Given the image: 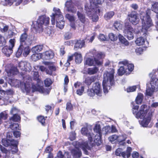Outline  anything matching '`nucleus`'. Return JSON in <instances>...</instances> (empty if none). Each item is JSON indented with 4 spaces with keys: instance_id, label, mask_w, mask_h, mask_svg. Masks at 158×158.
<instances>
[{
    "instance_id": "nucleus-35",
    "label": "nucleus",
    "mask_w": 158,
    "mask_h": 158,
    "mask_svg": "<svg viewBox=\"0 0 158 158\" xmlns=\"http://www.w3.org/2000/svg\"><path fill=\"white\" fill-rule=\"evenodd\" d=\"M143 95L141 93H139L137 96L135 101L137 104H141L143 98Z\"/></svg>"
},
{
    "instance_id": "nucleus-26",
    "label": "nucleus",
    "mask_w": 158,
    "mask_h": 158,
    "mask_svg": "<svg viewBox=\"0 0 158 158\" xmlns=\"http://www.w3.org/2000/svg\"><path fill=\"white\" fill-rule=\"evenodd\" d=\"M71 153L75 157H80L81 155V151L79 148H75L72 149Z\"/></svg>"
},
{
    "instance_id": "nucleus-31",
    "label": "nucleus",
    "mask_w": 158,
    "mask_h": 158,
    "mask_svg": "<svg viewBox=\"0 0 158 158\" xmlns=\"http://www.w3.org/2000/svg\"><path fill=\"white\" fill-rule=\"evenodd\" d=\"M43 49V46L41 45L36 46L33 47L32 48V51L33 52L37 53L41 51Z\"/></svg>"
},
{
    "instance_id": "nucleus-41",
    "label": "nucleus",
    "mask_w": 158,
    "mask_h": 158,
    "mask_svg": "<svg viewBox=\"0 0 158 158\" xmlns=\"http://www.w3.org/2000/svg\"><path fill=\"white\" fill-rule=\"evenodd\" d=\"M77 15L81 21L82 23H84L85 21V16L79 11L77 12Z\"/></svg>"
},
{
    "instance_id": "nucleus-59",
    "label": "nucleus",
    "mask_w": 158,
    "mask_h": 158,
    "mask_svg": "<svg viewBox=\"0 0 158 158\" xmlns=\"http://www.w3.org/2000/svg\"><path fill=\"white\" fill-rule=\"evenodd\" d=\"M44 84L46 86H49L52 83L50 78H47L44 81Z\"/></svg>"
},
{
    "instance_id": "nucleus-61",
    "label": "nucleus",
    "mask_w": 158,
    "mask_h": 158,
    "mask_svg": "<svg viewBox=\"0 0 158 158\" xmlns=\"http://www.w3.org/2000/svg\"><path fill=\"white\" fill-rule=\"evenodd\" d=\"M38 119L40 123L43 125H44L45 123V120L44 117L40 116L38 117Z\"/></svg>"
},
{
    "instance_id": "nucleus-58",
    "label": "nucleus",
    "mask_w": 158,
    "mask_h": 158,
    "mask_svg": "<svg viewBox=\"0 0 158 158\" xmlns=\"http://www.w3.org/2000/svg\"><path fill=\"white\" fill-rule=\"evenodd\" d=\"M84 91V87L82 86L81 88L78 89L77 90V94L79 95H81Z\"/></svg>"
},
{
    "instance_id": "nucleus-38",
    "label": "nucleus",
    "mask_w": 158,
    "mask_h": 158,
    "mask_svg": "<svg viewBox=\"0 0 158 158\" xmlns=\"http://www.w3.org/2000/svg\"><path fill=\"white\" fill-rule=\"evenodd\" d=\"M114 14V12L111 11L106 13L104 15V17L106 20H108L111 19Z\"/></svg>"
},
{
    "instance_id": "nucleus-22",
    "label": "nucleus",
    "mask_w": 158,
    "mask_h": 158,
    "mask_svg": "<svg viewBox=\"0 0 158 158\" xmlns=\"http://www.w3.org/2000/svg\"><path fill=\"white\" fill-rule=\"evenodd\" d=\"M118 64H123L124 65H127L128 70L130 72L132 71L134 68L133 64H132L128 63V61L127 60L120 61Z\"/></svg>"
},
{
    "instance_id": "nucleus-15",
    "label": "nucleus",
    "mask_w": 158,
    "mask_h": 158,
    "mask_svg": "<svg viewBox=\"0 0 158 158\" xmlns=\"http://www.w3.org/2000/svg\"><path fill=\"white\" fill-rule=\"evenodd\" d=\"M42 84L36 86L32 83L31 87V89L32 90V92H34L35 91H38L40 93L43 94L44 95H46L48 94L50 91L49 89L43 88L41 86Z\"/></svg>"
},
{
    "instance_id": "nucleus-18",
    "label": "nucleus",
    "mask_w": 158,
    "mask_h": 158,
    "mask_svg": "<svg viewBox=\"0 0 158 158\" xmlns=\"http://www.w3.org/2000/svg\"><path fill=\"white\" fill-rule=\"evenodd\" d=\"M91 129H88L85 127H83L81 130V132L82 134L87 136L90 142L92 141L94 137V134L91 132Z\"/></svg>"
},
{
    "instance_id": "nucleus-6",
    "label": "nucleus",
    "mask_w": 158,
    "mask_h": 158,
    "mask_svg": "<svg viewBox=\"0 0 158 158\" xmlns=\"http://www.w3.org/2000/svg\"><path fill=\"white\" fill-rule=\"evenodd\" d=\"M142 22V32L143 33V35L146 36L148 33L149 28L153 25L152 20L148 12L144 13L143 17L141 16Z\"/></svg>"
},
{
    "instance_id": "nucleus-32",
    "label": "nucleus",
    "mask_w": 158,
    "mask_h": 158,
    "mask_svg": "<svg viewBox=\"0 0 158 158\" xmlns=\"http://www.w3.org/2000/svg\"><path fill=\"white\" fill-rule=\"evenodd\" d=\"M145 41V40L143 37H139L136 39L135 41V43L137 45L140 46L144 44Z\"/></svg>"
},
{
    "instance_id": "nucleus-46",
    "label": "nucleus",
    "mask_w": 158,
    "mask_h": 158,
    "mask_svg": "<svg viewBox=\"0 0 158 158\" xmlns=\"http://www.w3.org/2000/svg\"><path fill=\"white\" fill-rule=\"evenodd\" d=\"M0 149L1 151L2 152L6 154V156L7 157H10L8 154H10V152L7 150L4 147H2V145L0 144Z\"/></svg>"
},
{
    "instance_id": "nucleus-20",
    "label": "nucleus",
    "mask_w": 158,
    "mask_h": 158,
    "mask_svg": "<svg viewBox=\"0 0 158 158\" xmlns=\"http://www.w3.org/2000/svg\"><path fill=\"white\" fill-rule=\"evenodd\" d=\"M115 154L117 156H122L124 158H125L126 156L127 158H128L130 156V153L128 152L126 154L125 152H123V150L121 148H118L115 151Z\"/></svg>"
},
{
    "instance_id": "nucleus-47",
    "label": "nucleus",
    "mask_w": 158,
    "mask_h": 158,
    "mask_svg": "<svg viewBox=\"0 0 158 158\" xmlns=\"http://www.w3.org/2000/svg\"><path fill=\"white\" fill-rule=\"evenodd\" d=\"M152 10L158 14V3L155 2L152 5Z\"/></svg>"
},
{
    "instance_id": "nucleus-4",
    "label": "nucleus",
    "mask_w": 158,
    "mask_h": 158,
    "mask_svg": "<svg viewBox=\"0 0 158 158\" xmlns=\"http://www.w3.org/2000/svg\"><path fill=\"white\" fill-rule=\"evenodd\" d=\"M53 11L54 13L51 16L52 23L53 25H54L56 20V27L60 29H62L64 28V22L60 10L57 8L54 7Z\"/></svg>"
},
{
    "instance_id": "nucleus-39",
    "label": "nucleus",
    "mask_w": 158,
    "mask_h": 158,
    "mask_svg": "<svg viewBox=\"0 0 158 158\" xmlns=\"http://www.w3.org/2000/svg\"><path fill=\"white\" fill-rule=\"evenodd\" d=\"M10 120L14 122H18L20 120V117L18 114H14L12 117L10 118Z\"/></svg>"
},
{
    "instance_id": "nucleus-29",
    "label": "nucleus",
    "mask_w": 158,
    "mask_h": 158,
    "mask_svg": "<svg viewBox=\"0 0 158 158\" xmlns=\"http://www.w3.org/2000/svg\"><path fill=\"white\" fill-rule=\"evenodd\" d=\"M94 80L95 77L94 76L87 77L86 78L84 82L87 85H89Z\"/></svg>"
},
{
    "instance_id": "nucleus-44",
    "label": "nucleus",
    "mask_w": 158,
    "mask_h": 158,
    "mask_svg": "<svg viewBox=\"0 0 158 158\" xmlns=\"http://www.w3.org/2000/svg\"><path fill=\"white\" fill-rule=\"evenodd\" d=\"M127 138V135L123 134L121 135L118 136V141L121 142L125 141Z\"/></svg>"
},
{
    "instance_id": "nucleus-42",
    "label": "nucleus",
    "mask_w": 158,
    "mask_h": 158,
    "mask_svg": "<svg viewBox=\"0 0 158 158\" xmlns=\"http://www.w3.org/2000/svg\"><path fill=\"white\" fill-rule=\"evenodd\" d=\"M77 15L81 21L82 23H84L85 21V16L79 11L77 12Z\"/></svg>"
},
{
    "instance_id": "nucleus-21",
    "label": "nucleus",
    "mask_w": 158,
    "mask_h": 158,
    "mask_svg": "<svg viewBox=\"0 0 158 158\" xmlns=\"http://www.w3.org/2000/svg\"><path fill=\"white\" fill-rule=\"evenodd\" d=\"M90 4L87 5L90 7V9L94 8L98 4H102L104 0H89Z\"/></svg>"
},
{
    "instance_id": "nucleus-9",
    "label": "nucleus",
    "mask_w": 158,
    "mask_h": 158,
    "mask_svg": "<svg viewBox=\"0 0 158 158\" xmlns=\"http://www.w3.org/2000/svg\"><path fill=\"white\" fill-rule=\"evenodd\" d=\"M102 92L101 86L99 82L94 83L92 88L90 89H88L87 91V94L90 97H93L95 94L98 96H101Z\"/></svg>"
},
{
    "instance_id": "nucleus-1",
    "label": "nucleus",
    "mask_w": 158,
    "mask_h": 158,
    "mask_svg": "<svg viewBox=\"0 0 158 158\" xmlns=\"http://www.w3.org/2000/svg\"><path fill=\"white\" fill-rule=\"evenodd\" d=\"M139 107L137 105L133 106L132 108L133 113L136 118L142 119L141 122V124L143 126L146 127L150 122L151 118L150 114H147L148 111L147 105H143L141 106L140 110L137 113Z\"/></svg>"
},
{
    "instance_id": "nucleus-53",
    "label": "nucleus",
    "mask_w": 158,
    "mask_h": 158,
    "mask_svg": "<svg viewBox=\"0 0 158 158\" xmlns=\"http://www.w3.org/2000/svg\"><path fill=\"white\" fill-rule=\"evenodd\" d=\"M114 26L117 29H121L122 28V25L119 22L116 21L114 24Z\"/></svg>"
},
{
    "instance_id": "nucleus-2",
    "label": "nucleus",
    "mask_w": 158,
    "mask_h": 158,
    "mask_svg": "<svg viewBox=\"0 0 158 158\" xmlns=\"http://www.w3.org/2000/svg\"><path fill=\"white\" fill-rule=\"evenodd\" d=\"M31 81V77L27 75L23 77V82L17 79H11L10 84L11 85L16 87H20L23 90L27 93H29L31 89V85L32 83Z\"/></svg>"
},
{
    "instance_id": "nucleus-23",
    "label": "nucleus",
    "mask_w": 158,
    "mask_h": 158,
    "mask_svg": "<svg viewBox=\"0 0 158 158\" xmlns=\"http://www.w3.org/2000/svg\"><path fill=\"white\" fill-rule=\"evenodd\" d=\"M85 44V41L84 40H77L74 46V49L76 50L78 48H81L84 47Z\"/></svg>"
},
{
    "instance_id": "nucleus-28",
    "label": "nucleus",
    "mask_w": 158,
    "mask_h": 158,
    "mask_svg": "<svg viewBox=\"0 0 158 158\" xmlns=\"http://www.w3.org/2000/svg\"><path fill=\"white\" fill-rule=\"evenodd\" d=\"M74 55L75 57V60L77 64L81 63L82 61V57L81 54L76 52L74 54Z\"/></svg>"
},
{
    "instance_id": "nucleus-63",
    "label": "nucleus",
    "mask_w": 158,
    "mask_h": 158,
    "mask_svg": "<svg viewBox=\"0 0 158 158\" xmlns=\"http://www.w3.org/2000/svg\"><path fill=\"white\" fill-rule=\"evenodd\" d=\"M30 49L28 47H25L24 49L23 55L24 56H26L30 52Z\"/></svg>"
},
{
    "instance_id": "nucleus-33",
    "label": "nucleus",
    "mask_w": 158,
    "mask_h": 158,
    "mask_svg": "<svg viewBox=\"0 0 158 158\" xmlns=\"http://www.w3.org/2000/svg\"><path fill=\"white\" fill-rule=\"evenodd\" d=\"M102 135L101 133L98 134L96 135L94 138L95 143L97 144V145H99L101 143L100 139Z\"/></svg>"
},
{
    "instance_id": "nucleus-14",
    "label": "nucleus",
    "mask_w": 158,
    "mask_h": 158,
    "mask_svg": "<svg viewBox=\"0 0 158 158\" xmlns=\"http://www.w3.org/2000/svg\"><path fill=\"white\" fill-rule=\"evenodd\" d=\"M85 9L87 15L93 22H96L98 20V16L94 12V8L90 9V7L89 6L87 5H85Z\"/></svg>"
},
{
    "instance_id": "nucleus-37",
    "label": "nucleus",
    "mask_w": 158,
    "mask_h": 158,
    "mask_svg": "<svg viewBox=\"0 0 158 158\" xmlns=\"http://www.w3.org/2000/svg\"><path fill=\"white\" fill-rule=\"evenodd\" d=\"M118 36L119 40L122 43L124 44L125 45H127L128 44V42L123 35L121 34H119Z\"/></svg>"
},
{
    "instance_id": "nucleus-62",
    "label": "nucleus",
    "mask_w": 158,
    "mask_h": 158,
    "mask_svg": "<svg viewBox=\"0 0 158 158\" xmlns=\"http://www.w3.org/2000/svg\"><path fill=\"white\" fill-rule=\"evenodd\" d=\"M136 88V86H130L128 87L126 89V91L127 92H131L134 91L135 90Z\"/></svg>"
},
{
    "instance_id": "nucleus-57",
    "label": "nucleus",
    "mask_w": 158,
    "mask_h": 158,
    "mask_svg": "<svg viewBox=\"0 0 158 158\" xmlns=\"http://www.w3.org/2000/svg\"><path fill=\"white\" fill-rule=\"evenodd\" d=\"M111 127L109 126L105 127L103 128V131H105L104 133L106 134L111 133Z\"/></svg>"
},
{
    "instance_id": "nucleus-50",
    "label": "nucleus",
    "mask_w": 158,
    "mask_h": 158,
    "mask_svg": "<svg viewBox=\"0 0 158 158\" xmlns=\"http://www.w3.org/2000/svg\"><path fill=\"white\" fill-rule=\"evenodd\" d=\"M109 141L113 143L115 141H118V135H113L109 138Z\"/></svg>"
},
{
    "instance_id": "nucleus-30",
    "label": "nucleus",
    "mask_w": 158,
    "mask_h": 158,
    "mask_svg": "<svg viewBox=\"0 0 158 158\" xmlns=\"http://www.w3.org/2000/svg\"><path fill=\"white\" fill-rule=\"evenodd\" d=\"M98 70V68L96 67L90 68L88 69L87 73L89 74L93 75L96 73Z\"/></svg>"
},
{
    "instance_id": "nucleus-60",
    "label": "nucleus",
    "mask_w": 158,
    "mask_h": 158,
    "mask_svg": "<svg viewBox=\"0 0 158 158\" xmlns=\"http://www.w3.org/2000/svg\"><path fill=\"white\" fill-rule=\"evenodd\" d=\"M125 70L123 66H120L119 69L118 70V74L120 76H122L125 73Z\"/></svg>"
},
{
    "instance_id": "nucleus-13",
    "label": "nucleus",
    "mask_w": 158,
    "mask_h": 158,
    "mask_svg": "<svg viewBox=\"0 0 158 158\" xmlns=\"http://www.w3.org/2000/svg\"><path fill=\"white\" fill-rule=\"evenodd\" d=\"M134 31L133 28L130 25H128L127 23L125 24L124 33L125 35L126 36L128 39L131 40L133 39Z\"/></svg>"
},
{
    "instance_id": "nucleus-3",
    "label": "nucleus",
    "mask_w": 158,
    "mask_h": 158,
    "mask_svg": "<svg viewBox=\"0 0 158 158\" xmlns=\"http://www.w3.org/2000/svg\"><path fill=\"white\" fill-rule=\"evenodd\" d=\"M114 70L113 69H111V71H106L103 74V80L102 85L103 92L106 94L108 92V89H110V85L111 86L114 85Z\"/></svg>"
},
{
    "instance_id": "nucleus-16",
    "label": "nucleus",
    "mask_w": 158,
    "mask_h": 158,
    "mask_svg": "<svg viewBox=\"0 0 158 158\" xmlns=\"http://www.w3.org/2000/svg\"><path fill=\"white\" fill-rule=\"evenodd\" d=\"M77 6L71 1H67L65 4V9L68 11L75 13L77 11Z\"/></svg>"
},
{
    "instance_id": "nucleus-27",
    "label": "nucleus",
    "mask_w": 158,
    "mask_h": 158,
    "mask_svg": "<svg viewBox=\"0 0 158 158\" xmlns=\"http://www.w3.org/2000/svg\"><path fill=\"white\" fill-rule=\"evenodd\" d=\"M33 79L36 81L37 84L35 85L36 86L42 84V82L39 78V75L38 73L37 72H34L33 73Z\"/></svg>"
},
{
    "instance_id": "nucleus-5",
    "label": "nucleus",
    "mask_w": 158,
    "mask_h": 158,
    "mask_svg": "<svg viewBox=\"0 0 158 158\" xmlns=\"http://www.w3.org/2000/svg\"><path fill=\"white\" fill-rule=\"evenodd\" d=\"M50 19L45 15H42L39 18L37 21L33 23L32 25L34 32H40L43 30V25H46L49 23Z\"/></svg>"
},
{
    "instance_id": "nucleus-10",
    "label": "nucleus",
    "mask_w": 158,
    "mask_h": 158,
    "mask_svg": "<svg viewBox=\"0 0 158 158\" xmlns=\"http://www.w3.org/2000/svg\"><path fill=\"white\" fill-rule=\"evenodd\" d=\"M15 40L14 39L9 40L10 44L9 46H5L2 49V52L7 56H9L13 52V48L15 46Z\"/></svg>"
},
{
    "instance_id": "nucleus-34",
    "label": "nucleus",
    "mask_w": 158,
    "mask_h": 158,
    "mask_svg": "<svg viewBox=\"0 0 158 158\" xmlns=\"http://www.w3.org/2000/svg\"><path fill=\"white\" fill-rule=\"evenodd\" d=\"M41 57V54L40 53H35L31 56V58L34 61H36Z\"/></svg>"
},
{
    "instance_id": "nucleus-43",
    "label": "nucleus",
    "mask_w": 158,
    "mask_h": 158,
    "mask_svg": "<svg viewBox=\"0 0 158 158\" xmlns=\"http://www.w3.org/2000/svg\"><path fill=\"white\" fill-rule=\"evenodd\" d=\"M65 17L69 20L70 22H74L75 20V17L74 16L69 14L66 15Z\"/></svg>"
},
{
    "instance_id": "nucleus-11",
    "label": "nucleus",
    "mask_w": 158,
    "mask_h": 158,
    "mask_svg": "<svg viewBox=\"0 0 158 158\" xmlns=\"http://www.w3.org/2000/svg\"><path fill=\"white\" fill-rule=\"evenodd\" d=\"M127 19L132 24L136 25L139 21V19L137 13L135 11L129 13L127 15Z\"/></svg>"
},
{
    "instance_id": "nucleus-25",
    "label": "nucleus",
    "mask_w": 158,
    "mask_h": 158,
    "mask_svg": "<svg viewBox=\"0 0 158 158\" xmlns=\"http://www.w3.org/2000/svg\"><path fill=\"white\" fill-rule=\"evenodd\" d=\"M80 147L84 151L85 154H87L88 152L86 149H89V147L87 141L82 142L81 144H80Z\"/></svg>"
},
{
    "instance_id": "nucleus-55",
    "label": "nucleus",
    "mask_w": 158,
    "mask_h": 158,
    "mask_svg": "<svg viewBox=\"0 0 158 158\" xmlns=\"http://www.w3.org/2000/svg\"><path fill=\"white\" fill-rule=\"evenodd\" d=\"M23 46L20 45V47L18 49V51L16 52V55L17 57H19L23 52Z\"/></svg>"
},
{
    "instance_id": "nucleus-54",
    "label": "nucleus",
    "mask_w": 158,
    "mask_h": 158,
    "mask_svg": "<svg viewBox=\"0 0 158 158\" xmlns=\"http://www.w3.org/2000/svg\"><path fill=\"white\" fill-rule=\"evenodd\" d=\"M108 37L110 40L112 41H115L117 39V36L115 35L113 33H110L108 35Z\"/></svg>"
},
{
    "instance_id": "nucleus-24",
    "label": "nucleus",
    "mask_w": 158,
    "mask_h": 158,
    "mask_svg": "<svg viewBox=\"0 0 158 158\" xmlns=\"http://www.w3.org/2000/svg\"><path fill=\"white\" fill-rule=\"evenodd\" d=\"M44 58L46 60H49L52 58L54 56V53L51 50L46 51L43 53Z\"/></svg>"
},
{
    "instance_id": "nucleus-51",
    "label": "nucleus",
    "mask_w": 158,
    "mask_h": 158,
    "mask_svg": "<svg viewBox=\"0 0 158 158\" xmlns=\"http://www.w3.org/2000/svg\"><path fill=\"white\" fill-rule=\"evenodd\" d=\"M10 139H2V143L3 145L6 147L10 145Z\"/></svg>"
},
{
    "instance_id": "nucleus-36",
    "label": "nucleus",
    "mask_w": 158,
    "mask_h": 158,
    "mask_svg": "<svg viewBox=\"0 0 158 158\" xmlns=\"http://www.w3.org/2000/svg\"><path fill=\"white\" fill-rule=\"evenodd\" d=\"M96 35V34L94 33L90 36H87L85 38L86 41L88 43H91L95 39Z\"/></svg>"
},
{
    "instance_id": "nucleus-40",
    "label": "nucleus",
    "mask_w": 158,
    "mask_h": 158,
    "mask_svg": "<svg viewBox=\"0 0 158 158\" xmlns=\"http://www.w3.org/2000/svg\"><path fill=\"white\" fill-rule=\"evenodd\" d=\"M94 131L97 134L101 133L100 126L99 124H96L94 129Z\"/></svg>"
},
{
    "instance_id": "nucleus-52",
    "label": "nucleus",
    "mask_w": 158,
    "mask_h": 158,
    "mask_svg": "<svg viewBox=\"0 0 158 158\" xmlns=\"http://www.w3.org/2000/svg\"><path fill=\"white\" fill-rule=\"evenodd\" d=\"M7 118V114L6 111L2 112L0 113V118L2 119H6Z\"/></svg>"
},
{
    "instance_id": "nucleus-12",
    "label": "nucleus",
    "mask_w": 158,
    "mask_h": 158,
    "mask_svg": "<svg viewBox=\"0 0 158 158\" xmlns=\"http://www.w3.org/2000/svg\"><path fill=\"white\" fill-rule=\"evenodd\" d=\"M32 40V37L27 35L26 32H25L22 34L20 38L21 45H29L30 44Z\"/></svg>"
},
{
    "instance_id": "nucleus-8",
    "label": "nucleus",
    "mask_w": 158,
    "mask_h": 158,
    "mask_svg": "<svg viewBox=\"0 0 158 158\" xmlns=\"http://www.w3.org/2000/svg\"><path fill=\"white\" fill-rule=\"evenodd\" d=\"M97 54L94 60L91 58H87L85 62V65H88L90 66L101 65L102 64V58L103 56V53L97 52Z\"/></svg>"
},
{
    "instance_id": "nucleus-7",
    "label": "nucleus",
    "mask_w": 158,
    "mask_h": 158,
    "mask_svg": "<svg viewBox=\"0 0 158 158\" xmlns=\"http://www.w3.org/2000/svg\"><path fill=\"white\" fill-rule=\"evenodd\" d=\"M146 93L149 96H152L154 92L158 90V80L155 77H152L149 84H147Z\"/></svg>"
},
{
    "instance_id": "nucleus-45",
    "label": "nucleus",
    "mask_w": 158,
    "mask_h": 158,
    "mask_svg": "<svg viewBox=\"0 0 158 158\" xmlns=\"http://www.w3.org/2000/svg\"><path fill=\"white\" fill-rule=\"evenodd\" d=\"M16 70H17V69L16 68H11L9 71H7L6 72L8 74V76H10L15 74L16 73Z\"/></svg>"
},
{
    "instance_id": "nucleus-17",
    "label": "nucleus",
    "mask_w": 158,
    "mask_h": 158,
    "mask_svg": "<svg viewBox=\"0 0 158 158\" xmlns=\"http://www.w3.org/2000/svg\"><path fill=\"white\" fill-rule=\"evenodd\" d=\"M19 68L21 70L29 72L31 69L30 64L26 61H21L19 64Z\"/></svg>"
},
{
    "instance_id": "nucleus-19",
    "label": "nucleus",
    "mask_w": 158,
    "mask_h": 158,
    "mask_svg": "<svg viewBox=\"0 0 158 158\" xmlns=\"http://www.w3.org/2000/svg\"><path fill=\"white\" fill-rule=\"evenodd\" d=\"M43 63L45 65L48 66L49 69H47L46 70L47 74L51 75L53 72L56 71V68L53 64L46 61L44 62Z\"/></svg>"
},
{
    "instance_id": "nucleus-48",
    "label": "nucleus",
    "mask_w": 158,
    "mask_h": 158,
    "mask_svg": "<svg viewBox=\"0 0 158 158\" xmlns=\"http://www.w3.org/2000/svg\"><path fill=\"white\" fill-rule=\"evenodd\" d=\"M8 26L4 24H2V26L0 27V30L2 32L7 31L8 29Z\"/></svg>"
},
{
    "instance_id": "nucleus-56",
    "label": "nucleus",
    "mask_w": 158,
    "mask_h": 158,
    "mask_svg": "<svg viewBox=\"0 0 158 158\" xmlns=\"http://www.w3.org/2000/svg\"><path fill=\"white\" fill-rule=\"evenodd\" d=\"M12 91L11 89L8 90H6V92L3 90H0V97H2V95L3 96L5 95L6 92L7 94L9 93L11 94L12 93Z\"/></svg>"
},
{
    "instance_id": "nucleus-64",
    "label": "nucleus",
    "mask_w": 158,
    "mask_h": 158,
    "mask_svg": "<svg viewBox=\"0 0 158 158\" xmlns=\"http://www.w3.org/2000/svg\"><path fill=\"white\" fill-rule=\"evenodd\" d=\"M19 112V110L16 107H13L10 111V113L11 114H17V113Z\"/></svg>"
},
{
    "instance_id": "nucleus-49",
    "label": "nucleus",
    "mask_w": 158,
    "mask_h": 158,
    "mask_svg": "<svg viewBox=\"0 0 158 158\" xmlns=\"http://www.w3.org/2000/svg\"><path fill=\"white\" fill-rule=\"evenodd\" d=\"M10 127L13 130H20L18 124L13 123L10 126Z\"/></svg>"
}]
</instances>
